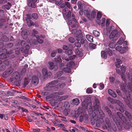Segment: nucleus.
Here are the masks:
<instances>
[{
    "instance_id": "obj_1",
    "label": "nucleus",
    "mask_w": 132,
    "mask_h": 132,
    "mask_svg": "<svg viewBox=\"0 0 132 132\" xmlns=\"http://www.w3.org/2000/svg\"><path fill=\"white\" fill-rule=\"evenodd\" d=\"M90 108L91 109H90V108L89 111H90V110L92 111L93 120L95 122L97 126L100 127L101 125L106 126L107 125L108 127H109L110 120L107 118H105V121L103 120V118L105 117V115L100 109V102L96 98H95L94 106Z\"/></svg>"
},
{
    "instance_id": "obj_2",
    "label": "nucleus",
    "mask_w": 132,
    "mask_h": 132,
    "mask_svg": "<svg viewBox=\"0 0 132 132\" xmlns=\"http://www.w3.org/2000/svg\"><path fill=\"white\" fill-rule=\"evenodd\" d=\"M112 118L114 121L117 124H119L121 119L124 128L126 129H129L130 127H132V123L129 120H127L125 116L119 112H117L116 115L113 114Z\"/></svg>"
},
{
    "instance_id": "obj_3",
    "label": "nucleus",
    "mask_w": 132,
    "mask_h": 132,
    "mask_svg": "<svg viewBox=\"0 0 132 132\" xmlns=\"http://www.w3.org/2000/svg\"><path fill=\"white\" fill-rule=\"evenodd\" d=\"M121 70V77L122 80L125 82H126L127 80V79H128L130 81H131V82H129L128 83V86L127 87L125 86L124 87V90L123 91H125L127 90V89H129L131 91H132V77L131 76H130L129 75L128 73H126V77L123 74L125 72L126 67H125L122 65L120 68Z\"/></svg>"
},
{
    "instance_id": "obj_4",
    "label": "nucleus",
    "mask_w": 132,
    "mask_h": 132,
    "mask_svg": "<svg viewBox=\"0 0 132 132\" xmlns=\"http://www.w3.org/2000/svg\"><path fill=\"white\" fill-rule=\"evenodd\" d=\"M120 35V32L115 29L113 30L109 36L110 39L112 40L115 41L117 40Z\"/></svg>"
},
{
    "instance_id": "obj_5",
    "label": "nucleus",
    "mask_w": 132,
    "mask_h": 132,
    "mask_svg": "<svg viewBox=\"0 0 132 132\" xmlns=\"http://www.w3.org/2000/svg\"><path fill=\"white\" fill-rule=\"evenodd\" d=\"M58 82L57 80H54L50 82L47 85V89L51 91H56L57 90L58 88L54 86V85L56 86V84Z\"/></svg>"
},
{
    "instance_id": "obj_6",
    "label": "nucleus",
    "mask_w": 132,
    "mask_h": 132,
    "mask_svg": "<svg viewBox=\"0 0 132 132\" xmlns=\"http://www.w3.org/2000/svg\"><path fill=\"white\" fill-rule=\"evenodd\" d=\"M127 90H126V94H127V99L126 100V102L127 105L129 104L128 106L130 108L131 106V105H129V104L132 102V92L129 91V92H127Z\"/></svg>"
},
{
    "instance_id": "obj_7",
    "label": "nucleus",
    "mask_w": 132,
    "mask_h": 132,
    "mask_svg": "<svg viewBox=\"0 0 132 132\" xmlns=\"http://www.w3.org/2000/svg\"><path fill=\"white\" fill-rule=\"evenodd\" d=\"M75 65V64L73 62L70 61L67 64V67L64 68L63 70L65 72H70L71 71V68L72 67H74Z\"/></svg>"
},
{
    "instance_id": "obj_8",
    "label": "nucleus",
    "mask_w": 132,
    "mask_h": 132,
    "mask_svg": "<svg viewBox=\"0 0 132 132\" xmlns=\"http://www.w3.org/2000/svg\"><path fill=\"white\" fill-rule=\"evenodd\" d=\"M88 11H89V9L88 8H86L85 10L84 13L86 16L89 19H91L95 16L96 12L95 11H92L90 13V15L89 14H88Z\"/></svg>"
},
{
    "instance_id": "obj_9",
    "label": "nucleus",
    "mask_w": 132,
    "mask_h": 132,
    "mask_svg": "<svg viewBox=\"0 0 132 132\" xmlns=\"http://www.w3.org/2000/svg\"><path fill=\"white\" fill-rule=\"evenodd\" d=\"M128 49L127 47H122L121 46H117L116 47V50L119 51L120 53H125Z\"/></svg>"
},
{
    "instance_id": "obj_10",
    "label": "nucleus",
    "mask_w": 132,
    "mask_h": 132,
    "mask_svg": "<svg viewBox=\"0 0 132 132\" xmlns=\"http://www.w3.org/2000/svg\"><path fill=\"white\" fill-rule=\"evenodd\" d=\"M13 78H14L17 81H20L22 79V76L20 75L17 72H15L12 75Z\"/></svg>"
},
{
    "instance_id": "obj_11",
    "label": "nucleus",
    "mask_w": 132,
    "mask_h": 132,
    "mask_svg": "<svg viewBox=\"0 0 132 132\" xmlns=\"http://www.w3.org/2000/svg\"><path fill=\"white\" fill-rule=\"evenodd\" d=\"M3 43L1 42H0V52H1L2 50L5 52L6 53V54H11L13 53V50H10V51L7 52V50L5 48L3 49Z\"/></svg>"
},
{
    "instance_id": "obj_12",
    "label": "nucleus",
    "mask_w": 132,
    "mask_h": 132,
    "mask_svg": "<svg viewBox=\"0 0 132 132\" xmlns=\"http://www.w3.org/2000/svg\"><path fill=\"white\" fill-rule=\"evenodd\" d=\"M49 68L51 70L54 69L55 71L57 70L58 66L57 64H54L53 62H49Z\"/></svg>"
},
{
    "instance_id": "obj_13",
    "label": "nucleus",
    "mask_w": 132,
    "mask_h": 132,
    "mask_svg": "<svg viewBox=\"0 0 132 132\" xmlns=\"http://www.w3.org/2000/svg\"><path fill=\"white\" fill-rule=\"evenodd\" d=\"M63 94V92H54L51 94V97L56 98H57L59 95H62Z\"/></svg>"
},
{
    "instance_id": "obj_14",
    "label": "nucleus",
    "mask_w": 132,
    "mask_h": 132,
    "mask_svg": "<svg viewBox=\"0 0 132 132\" xmlns=\"http://www.w3.org/2000/svg\"><path fill=\"white\" fill-rule=\"evenodd\" d=\"M81 111V108H80L78 109L77 110V114H76V113L75 114L76 117H77L80 115V114H81L80 117V120L81 121L84 118V117L82 115V113Z\"/></svg>"
},
{
    "instance_id": "obj_15",
    "label": "nucleus",
    "mask_w": 132,
    "mask_h": 132,
    "mask_svg": "<svg viewBox=\"0 0 132 132\" xmlns=\"http://www.w3.org/2000/svg\"><path fill=\"white\" fill-rule=\"evenodd\" d=\"M32 82L35 85H37L39 82V79L36 76H34L32 77Z\"/></svg>"
},
{
    "instance_id": "obj_16",
    "label": "nucleus",
    "mask_w": 132,
    "mask_h": 132,
    "mask_svg": "<svg viewBox=\"0 0 132 132\" xmlns=\"http://www.w3.org/2000/svg\"><path fill=\"white\" fill-rule=\"evenodd\" d=\"M30 2H29L28 3V5L29 6H31L33 8H35L36 7V5L34 3L36 2L37 0H28Z\"/></svg>"
},
{
    "instance_id": "obj_17",
    "label": "nucleus",
    "mask_w": 132,
    "mask_h": 132,
    "mask_svg": "<svg viewBox=\"0 0 132 132\" xmlns=\"http://www.w3.org/2000/svg\"><path fill=\"white\" fill-rule=\"evenodd\" d=\"M42 73L44 77V78H45L47 77L48 74L49 73L50 76H51L52 75V74L50 72H48L47 70L45 69H43L42 70Z\"/></svg>"
},
{
    "instance_id": "obj_18",
    "label": "nucleus",
    "mask_w": 132,
    "mask_h": 132,
    "mask_svg": "<svg viewBox=\"0 0 132 132\" xmlns=\"http://www.w3.org/2000/svg\"><path fill=\"white\" fill-rule=\"evenodd\" d=\"M23 38L26 39L27 37L28 32L27 30H23L21 32Z\"/></svg>"
},
{
    "instance_id": "obj_19",
    "label": "nucleus",
    "mask_w": 132,
    "mask_h": 132,
    "mask_svg": "<svg viewBox=\"0 0 132 132\" xmlns=\"http://www.w3.org/2000/svg\"><path fill=\"white\" fill-rule=\"evenodd\" d=\"M11 6V5L10 3L9 2L7 4H5L3 5L2 6V9L4 10H9Z\"/></svg>"
},
{
    "instance_id": "obj_20",
    "label": "nucleus",
    "mask_w": 132,
    "mask_h": 132,
    "mask_svg": "<svg viewBox=\"0 0 132 132\" xmlns=\"http://www.w3.org/2000/svg\"><path fill=\"white\" fill-rule=\"evenodd\" d=\"M106 51L107 54H108L110 56H112L115 51L114 50L112 49L110 50L109 48L107 49Z\"/></svg>"
},
{
    "instance_id": "obj_21",
    "label": "nucleus",
    "mask_w": 132,
    "mask_h": 132,
    "mask_svg": "<svg viewBox=\"0 0 132 132\" xmlns=\"http://www.w3.org/2000/svg\"><path fill=\"white\" fill-rule=\"evenodd\" d=\"M102 16V14L101 13L98 12L96 18L97 19V20L96 21V22L98 24H100V20H99V19L101 18Z\"/></svg>"
},
{
    "instance_id": "obj_22",
    "label": "nucleus",
    "mask_w": 132,
    "mask_h": 132,
    "mask_svg": "<svg viewBox=\"0 0 132 132\" xmlns=\"http://www.w3.org/2000/svg\"><path fill=\"white\" fill-rule=\"evenodd\" d=\"M108 93L109 94L114 97H116L117 96L116 94L111 89L108 90Z\"/></svg>"
},
{
    "instance_id": "obj_23",
    "label": "nucleus",
    "mask_w": 132,
    "mask_h": 132,
    "mask_svg": "<svg viewBox=\"0 0 132 132\" xmlns=\"http://www.w3.org/2000/svg\"><path fill=\"white\" fill-rule=\"evenodd\" d=\"M6 21V17L4 16V17H0V27L2 26L3 23L5 22Z\"/></svg>"
},
{
    "instance_id": "obj_24",
    "label": "nucleus",
    "mask_w": 132,
    "mask_h": 132,
    "mask_svg": "<svg viewBox=\"0 0 132 132\" xmlns=\"http://www.w3.org/2000/svg\"><path fill=\"white\" fill-rule=\"evenodd\" d=\"M30 80V79L29 77L27 76L24 79V85L25 86H27L29 83Z\"/></svg>"
},
{
    "instance_id": "obj_25",
    "label": "nucleus",
    "mask_w": 132,
    "mask_h": 132,
    "mask_svg": "<svg viewBox=\"0 0 132 132\" xmlns=\"http://www.w3.org/2000/svg\"><path fill=\"white\" fill-rule=\"evenodd\" d=\"M77 35H76V39L78 41H79L80 40V37L79 36L80 35H82L81 33V30H79L77 32V33L76 34Z\"/></svg>"
},
{
    "instance_id": "obj_26",
    "label": "nucleus",
    "mask_w": 132,
    "mask_h": 132,
    "mask_svg": "<svg viewBox=\"0 0 132 132\" xmlns=\"http://www.w3.org/2000/svg\"><path fill=\"white\" fill-rule=\"evenodd\" d=\"M107 54L106 51H102L101 52V56L103 58L106 59L107 58Z\"/></svg>"
},
{
    "instance_id": "obj_27",
    "label": "nucleus",
    "mask_w": 132,
    "mask_h": 132,
    "mask_svg": "<svg viewBox=\"0 0 132 132\" xmlns=\"http://www.w3.org/2000/svg\"><path fill=\"white\" fill-rule=\"evenodd\" d=\"M86 37L87 40L90 42H93V37L89 35H86Z\"/></svg>"
},
{
    "instance_id": "obj_28",
    "label": "nucleus",
    "mask_w": 132,
    "mask_h": 132,
    "mask_svg": "<svg viewBox=\"0 0 132 132\" xmlns=\"http://www.w3.org/2000/svg\"><path fill=\"white\" fill-rule=\"evenodd\" d=\"M2 51H3V52H4V53L0 55V59H4L7 57V56L6 55V53H6L2 50L1 52Z\"/></svg>"
},
{
    "instance_id": "obj_29",
    "label": "nucleus",
    "mask_w": 132,
    "mask_h": 132,
    "mask_svg": "<svg viewBox=\"0 0 132 132\" xmlns=\"http://www.w3.org/2000/svg\"><path fill=\"white\" fill-rule=\"evenodd\" d=\"M126 116L128 118L132 120V115L128 112L126 111L125 112Z\"/></svg>"
},
{
    "instance_id": "obj_30",
    "label": "nucleus",
    "mask_w": 132,
    "mask_h": 132,
    "mask_svg": "<svg viewBox=\"0 0 132 132\" xmlns=\"http://www.w3.org/2000/svg\"><path fill=\"white\" fill-rule=\"evenodd\" d=\"M63 72L62 71H60L57 72L56 74L55 75L54 77L56 78L58 77H60L63 74Z\"/></svg>"
},
{
    "instance_id": "obj_31",
    "label": "nucleus",
    "mask_w": 132,
    "mask_h": 132,
    "mask_svg": "<svg viewBox=\"0 0 132 132\" xmlns=\"http://www.w3.org/2000/svg\"><path fill=\"white\" fill-rule=\"evenodd\" d=\"M55 61L57 63H60L61 62V60L60 56H58L54 58Z\"/></svg>"
},
{
    "instance_id": "obj_32",
    "label": "nucleus",
    "mask_w": 132,
    "mask_h": 132,
    "mask_svg": "<svg viewBox=\"0 0 132 132\" xmlns=\"http://www.w3.org/2000/svg\"><path fill=\"white\" fill-rule=\"evenodd\" d=\"M27 23L29 26H31L34 25V23L33 22L31 21L30 19H26Z\"/></svg>"
},
{
    "instance_id": "obj_33",
    "label": "nucleus",
    "mask_w": 132,
    "mask_h": 132,
    "mask_svg": "<svg viewBox=\"0 0 132 132\" xmlns=\"http://www.w3.org/2000/svg\"><path fill=\"white\" fill-rule=\"evenodd\" d=\"M73 103L75 105H77L79 103V101L77 98L74 99L73 101Z\"/></svg>"
},
{
    "instance_id": "obj_34",
    "label": "nucleus",
    "mask_w": 132,
    "mask_h": 132,
    "mask_svg": "<svg viewBox=\"0 0 132 132\" xmlns=\"http://www.w3.org/2000/svg\"><path fill=\"white\" fill-rule=\"evenodd\" d=\"M109 127L110 128L112 129L114 131H115L116 130V129L115 125L114 124H112L110 125L109 126Z\"/></svg>"
},
{
    "instance_id": "obj_35",
    "label": "nucleus",
    "mask_w": 132,
    "mask_h": 132,
    "mask_svg": "<svg viewBox=\"0 0 132 132\" xmlns=\"http://www.w3.org/2000/svg\"><path fill=\"white\" fill-rule=\"evenodd\" d=\"M5 16L4 11L3 10L0 9V17H4Z\"/></svg>"
},
{
    "instance_id": "obj_36",
    "label": "nucleus",
    "mask_w": 132,
    "mask_h": 132,
    "mask_svg": "<svg viewBox=\"0 0 132 132\" xmlns=\"http://www.w3.org/2000/svg\"><path fill=\"white\" fill-rule=\"evenodd\" d=\"M93 33L95 36L98 37L99 36L100 34V32L97 31L95 30H93Z\"/></svg>"
},
{
    "instance_id": "obj_37",
    "label": "nucleus",
    "mask_w": 132,
    "mask_h": 132,
    "mask_svg": "<svg viewBox=\"0 0 132 132\" xmlns=\"http://www.w3.org/2000/svg\"><path fill=\"white\" fill-rule=\"evenodd\" d=\"M30 45H32L34 44V45H36L37 44V42L35 39H34L33 40H31L29 41Z\"/></svg>"
},
{
    "instance_id": "obj_38",
    "label": "nucleus",
    "mask_w": 132,
    "mask_h": 132,
    "mask_svg": "<svg viewBox=\"0 0 132 132\" xmlns=\"http://www.w3.org/2000/svg\"><path fill=\"white\" fill-rule=\"evenodd\" d=\"M75 53L76 55L79 56V57H81L82 55V53L81 52L78 50H77L75 51Z\"/></svg>"
},
{
    "instance_id": "obj_39",
    "label": "nucleus",
    "mask_w": 132,
    "mask_h": 132,
    "mask_svg": "<svg viewBox=\"0 0 132 132\" xmlns=\"http://www.w3.org/2000/svg\"><path fill=\"white\" fill-rule=\"evenodd\" d=\"M64 106L65 108L66 109H68L70 107L69 103L68 102H65L64 103Z\"/></svg>"
},
{
    "instance_id": "obj_40",
    "label": "nucleus",
    "mask_w": 132,
    "mask_h": 132,
    "mask_svg": "<svg viewBox=\"0 0 132 132\" xmlns=\"http://www.w3.org/2000/svg\"><path fill=\"white\" fill-rule=\"evenodd\" d=\"M79 36L80 37V43L82 44H84V43L85 41L83 39V36L82 35H80Z\"/></svg>"
},
{
    "instance_id": "obj_41",
    "label": "nucleus",
    "mask_w": 132,
    "mask_h": 132,
    "mask_svg": "<svg viewBox=\"0 0 132 132\" xmlns=\"http://www.w3.org/2000/svg\"><path fill=\"white\" fill-rule=\"evenodd\" d=\"M54 1H55V3L57 5H59L62 3V0H54Z\"/></svg>"
},
{
    "instance_id": "obj_42",
    "label": "nucleus",
    "mask_w": 132,
    "mask_h": 132,
    "mask_svg": "<svg viewBox=\"0 0 132 132\" xmlns=\"http://www.w3.org/2000/svg\"><path fill=\"white\" fill-rule=\"evenodd\" d=\"M109 46L111 48H114L115 46V44L113 43H110L109 45Z\"/></svg>"
},
{
    "instance_id": "obj_43",
    "label": "nucleus",
    "mask_w": 132,
    "mask_h": 132,
    "mask_svg": "<svg viewBox=\"0 0 132 132\" xmlns=\"http://www.w3.org/2000/svg\"><path fill=\"white\" fill-rule=\"evenodd\" d=\"M124 42V40L122 38H121L119 39V40L117 42L118 44L120 45H121Z\"/></svg>"
},
{
    "instance_id": "obj_44",
    "label": "nucleus",
    "mask_w": 132,
    "mask_h": 132,
    "mask_svg": "<svg viewBox=\"0 0 132 132\" xmlns=\"http://www.w3.org/2000/svg\"><path fill=\"white\" fill-rule=\"evenodd\" d=\"M115 103H117L122 108V106H123V104L122 103L119 101L115 100Z\"/></svg>"
},
{
    "instance_id": "obj_45",
    "label": "nucleus",
    "mask_w": 132,
    "mask_h": 132,
    "mask_svg": "<svg viewBox=\"0 0 132 132\" xmlns=\"http://www.w3.org/2000/svg\"><path fill=\"white\" fill-rule=\"evenodd\" d=\"M65 52L66 54L68 55H70L71 54L72 52V51L70 49V50H67Z\"/></svg>"
},
{
    "instance_id": "obj_46",
    "label": "nucleus",
    "mask_w": 132,
    "mask_h": 132,
    "mask_svg": "<svg viewBox=\"0 0 132 132\" xmlns=\"http://www.w3.org/2000/svg\"><path fill=\"white\" fill-rule=\"evenodd\" d=\"M70 112V110L69 109H66V110L64 111V114L65 116H67L69 113Z\"/></svg>"
},
{
    "instance_id": "obj_47",
    "label": "nucleus",
    "mask_w": 132,
    "mask_h": 132,
    "mask_svg": "<svg viewBox=\"0 0 132 132\" xmlns=\"http://www.w3.org/2000/svg\"><path fill=\"white\" fill-rule=\"evenodd\" d=\"M89 46L91 49H94L96 47V45L93 43H91L90 44Z\"/></svg>"
},
{
    "instance_id": "obj_48",
    "label": "nucleus",
    "mask_w": 132,
    "mask_h": 132,
    "mask_svg": "<svg viewBox=\"0 0 132 132\" xmlns=\"http://www.w3.org/2000/svg\"><path fill=\"white\" fill-rule=\"evenodd\" d=\"M39 38V37L38 36H36V38H37V42H38L40 44H42L43 43V40L39 38Z\"/></svg>"
},
{
    "instance_id": "obj_49",
    "label": "nucleus",
    "mask_w": 132,
    "mask_h": 132,
    "mask_svg": "<svg viewBox=\"0 0 132 132\" xmlns=\"http://www.w3.org/2000/svg\"><path fill=\"white\" fill-rule=\"evenodd\" d=\"M32 17L33 19L35 20L37 19L38 17V16L37 13H34L32 14Z\"/></svg>"
},
{
    "instance_id": "obj_50",
    "label": "nucleus",
    "mask_w": 132,
    "mask_h": 132,
    "mask_svg": "<svg viewBox=\"0 0 132 132\" xmlns=\"http://www.w3.org/2000/svg\"><path fill=\"white\" fill-rule=\"evenodd\" d=\"M107 99L109 101L112 103H115V101H113L112 98L109 97L107 98Z\"/></svg>"
},
{
    "instance_id": "obj_51",
    "label": "nucleus",
    "mask_w": 132,
    "mask_h": 132,
    "mask_svg": "<svg viewBox=\"0 0 132 132\" xmlns=\"http://www.w3.org/2000/svg\"><path fill=\"white\" fill-rule=\"evenodd\" d=\"M69 41L71 43H73L75 40V39L73 37H70L69 39Z\"/></svg>"
},
{
    "instance_id": "obj_52",
    "label": "nucleus",
    "mask_w": 132,
    "mask_h": 132,
    "mask_svg": "<svg viewBox=\"0 0 132 132\" xmlns=\"http://www.w3.org/2000/svg\"><path fill=\"white\" fill-rule=\"evenodd\" d=\"M38 33V32L37 31L35 30L34 29L33 30V32H32V35L34 36H36L35 34H37Z\"/></svg>"
},
{
    "instance_id": "obj_53",
    "label": "nucleus",
    "mask_w": 132,
    "mask_h": 132,
    "mask_svg": "<svg viewBox=\"0 0 132 132\" xmlns=\"http://www.w3.org/2000/svg\"><path fill=\"white\" fill-rule=\"evenodd\" d=\"M92 92V90L90 88H88L86 90V92L88 94L91 93Z\"/></svg>"
},
{
    "instance_id": "obj_54",
    "label": "nucleus",
    "mask_w": 132,
    "mask_h": 132,
    "mask_svg": "<svg viewBox=\"0 0 132 132\" xmlns=\"http://www.w3.org/2000/svg\"><path fill=\"white\" fill-rule=\"evenodd\" d=\"M21 45L23 47H24L26 45V41L24 40H22L21 43Z\"/></svg>"
},
{
    "instance_id": "obj_55",
    "label": "nucleus",
    "mask_w": 132,
    "mask_h": 132,
    "mask_svg": "<svg viewBox=\"0 0 132 132\" xmlns=\"http://www.w3.org/2000/svg\"><path fill=\"white\" fill-rule=\"evenodd\" d=\"M82 107L87 108V104L86 103L85 101H83L82 103Z\"/></svg>"
},
{
    "instance_id": "obj_56",
    "label": "nucleus",
    "mask_w": 132,
    "mask_h": 132,
    "mask_svg": "<svg viewBox=\"0 0 132 132\" xmlns=\"http://www.w3.org/2000/svg\"><path fill=\"white\" fill-rule=\"evenodd\" d=\"M121 63H120V62H116L115 63V65L117 68H119L120 66V64Z\"/></svg>"
},
{
    "instance_id": "obj_57",
    "label": "nucleus",
    "mask_w": 132,
    "mask_h": 132,
    "mask_svg": "<svg viewBox=\"0 0 132 132\" xmlns=\"http://www.w3.org/2000/svg\"><path fill=\"white\" fill-rule=\"evenodd\" d=\"M61 120L62 121H64L65 122H67V121L66 118L64 116L61 117Z\"/></svg>"
},
{
    "instance_id": "obj_58",
    "label": "nucleus",
    "mask_w": 132,
    "mask_h": 132,
    "mask_svg": "<svg viewBox=\"0 0 132 132\" xmlns=\"http://www.w3.org/2000/svg\"><path fill=\"white\" fill-rule=\"evenodd\" d=\"M56 52L55 51H53L51 54V56L52 57H54L56 55Z\"/></svg>"
},
{
    "instance_id": "obj_59",
    "label": "nucleus",
    "mask_w": 132,
    "mask_h": 132,
    "mask_svg": "<svg viewBox=\"0 0 132 132\" xmlns=\"http://www.w3.org/2000/svg\"><path fill=\"white\" fill-rule=\"evenodd\" d=\"M100 87H99V89H100L102 90V89L104 87V85L102 84V83H100Z\"/></svg>"
},
{
    "instance_id": "obj_60",
    "label": "nucleus",
    "mask_w": 132,
    "mask_h": 132,
    "mask_svg": "<svg viewBox=\"0 0 132 132\" xmlns=\"http://www.w3.org/2000/svg\"><path fill=\"white\" fill-rule=\"evenodd\" d=\"M65 5L67 7H68L70 9L71 5L69 2H65Z\"/></svg>"
},
{
    "instance_id": "obj_61",
    "label": "nucleus",
    "mask_w": 132,
    "mask_h": 132,
    "mask_svg": "<svg viewBox=\"0 0 132 132\" xmlns=\"http://www.w3.org/2000/svg\"><path fill=\"white\" fill-rule=\"evenodd\" d=\"M109 80L111 82H113L114 81L115 79L113 77H111L109 78Z\"/></svg>"
},
{
    "instance_id": "obj_62",
    "label": "nucleus",
    "mask_w": 132,
    "mask_h": 132,
    "mask_svg": "<svg viewBox=\"0 0 132 132\" xmlns=\"http://www.w3.org/2000/svg\"><path fill=\"white\" fill-rule=\"evenodd\" d=\"M75 44L76 46L77 47H80L81 46L79 42H76Z\"/></svg>"
},
{
    "instance_id": "obj_63",
    "label": "nucleus",
    "mask_w": 132,
    "mask_h": 132,
    "mask_svg": "<svg viewBox=\"0 0 132 132\" xmlns=\"http://www.w3.org/2000/svg\"><path fill=\"white\" fill-rule=\"evenodd\" d=\"M82 4L81 2L79 1L78 2V5L79 8L81 9V6Z\"/></svg>"
},
{
    "instance_id": "obj_64",
    "label": "nucleus",
    "mask_w": 132,
    "mask_h": 132,
    "mask_svg": "<svg viewBox=\"0 0 132 132\" xmlns=\"http://www.w3.org/2000/svg\"><path fill=\"white\" fill-rule=\"evenodd\" d=\"M40 130V129L38 128L37 129H33L32 132H39Z\"/></svg>"
}]
</instances>
